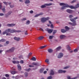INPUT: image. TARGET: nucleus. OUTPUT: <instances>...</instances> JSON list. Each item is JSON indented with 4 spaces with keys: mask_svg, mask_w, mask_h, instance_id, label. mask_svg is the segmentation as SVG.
Listing matches in <instances>:
<instances>
[{
    "mask_svg": "<svg viewBox=\"0 0 79 79\" xmlns=\"http://www.w3.org/2000/svg\"><path fill=\"white\" fill-rule=\"evenodd\" d=\"M78 17H76L75 18H73V19H70L72 22H73V23H71V22H69V24H71L72 25V26H76V19H77Z\"/></svg>",
    "mask_w": 79,
    "mask_h": 79,
    "instance_id": "f257e3e1",
    "label": "nucleus"
},
{
    "mask_svg": "<svg viewBox=\"0 0 79 79\" xmlns=\"http://www.w3.org/2000/svg\"><path fill=\"white\" fill-rule=\"evenodd\" d=\"M8 33L10 32V33H13L15 32H21V30H15L11 29H7Z\"/></svg>",
    "mask_w": 79,
    "mask_h": 79,
    "instance_id": "f03ea898",
    "label": "nucleus"
},
{
    "mask_svg": "<svg viewBox=\"0 0 79 79\" xmlns=\"http://www.w3.org/2000/svg\"><path fill=\"white\" fill-rule=\"evenodd\" d=\"M66 5H68L67 4H65L64 3H60V6H63L61 7V10H64V9H66V8L67 7H66Z\"/></svg>",
    "mask_w": 79,
    "mask_h": 79,
    "instance_id": "7ed1b4c3",
    "label": "nucleus"
},
{
    "mask_svg": "<svg viewBox=\"0 0 79 79\" xmlns=\"http://www.w3.org/2000/svg\"><path fill=\"white\" fill-rule=\"evenodd\" d=\"M52 5V3H49L48 4H45L44 5H42L41 6V8H46V6H50Z\"/></svg>",
    "mask_w": 79,
    "mask_h": 79,
    "instance_id": "20e7f679",
    "label": "nucleus"
},
{
    "mask_svg": "<svg viewBox=\"0 0 79 79\" xmlns=\"http://www.w3.org/2000/svg\"><path fill=\"white\" fill-rule=\"evenodd\" d=\"M49 19V17H47V18H42L41 20V22H42V23H44V22H45L47 20H48Z\"/></svg>",
    "mask_w": 79,
    "mask_h": 79,
    "instance_id": "39448f33",
    "label": "nucleus"
},
{
    "mask_svg": "<svg viewBox=\"0 0 79 79\" xmlns=\"http://www.w3.org/2000/svg\"><path fill=\"white\" fill-rule=\"evenodd\" d=\"M15 49V48L12 47L10 49L6 51V52L8 53H11V52H14Z\"/></svg>",
    "mask_w": 79,
    "mask_h": 79,
    "instance_id": "423d86ee",
    "label": "nucleus"
},
{
    "mask_svg": "<svg viewBox=\"0 0 79 79\" xmlns=\"http://www.w3.org/2000/svg\"><path fill=\"white\" fill-rule=\"evenodd\" d=\"M66 7L67 8H70L71 9H75V7H74L73 6H69L68 4H66Z\"/></svg>",
    "mask_w": 79,
    "mask_h": 79,
    "instance_id": "0eeeda50",
    "label": "nucleus"
},
{
    "mask_svg": "<svg viewBox=\"0 0 79 79\" xmlns=\"http://www.w3.org/2000/svg\"><path fill=\"white\" fill-rule=\"evenodd\" d=\"M15 25H16V24L14 23L8 24L7 25V27H13Z\"/></svg>",
    "mask_w": 79,
    "mask_h": 79,
    "instance_id": "6e6552de",
    "label": "nucleus"
},
{
    "mask_svg": "<svg viewBox=\"0 0 79 79\" xmlns=\"http://www.w3.org/2000/svg\"><path fill=\"white\" fill-rule=\"evenodd\" d=\"M63 56V54L60 52L59 54V55L58 56V58H62Z\"/></svg>",
    "mask_w": 79,
    "mask_h": 79,
    "instance_id": "1a4fd4ad",
    "label": "nucleus"
},
{
    "mask_svg": "<svg viewBox=\"0 0 79 79\" xmlns=\"http://www.w3.org/2000/svg\"><path fill=\"white\" fill-rule=\"evenodd\" d=\"M17 67H18V70L20 71L21 70V65L19 64H18L17 65Z\"/></svg>",
    "mask_w": 79,
    "mask_h": 79,
    "instance_id": "9d476101",
    "label": "nucleus"
},
{
    "mask_svg": "<svg viewBox=\"0 0 79 79\" xmlns=\"http://www.w3.org/2000/svg\"><path fill=\"white\" fill-rule=\"evenodd\" d=\"M66 11L69 13H73V11L72 10L69 9L67 10Z\"/></svg>",
    "mask_w": 79,
    "mask_h": 79,
    "instance_id": "9b49d317",
    "label": "nucleus"
},
{
    "mask_svg": "<svg viewBox=\"0 0 79 79\" xmlns=\"http://www.w3.org/2000/svg\"><path fill=\"white\" fill-rule=\"evenodd\" d=\"M47 31L48 32V33L49 34H51L53 31V30L52 29H49V30H47Z\"/></svg>",
    "mask_w": 79,
    "mask_h": 79,
    "instance_id": "f8f14e48",
    "label": "nucleus"
},
{
    "mask_svg": "<svg viewBox=\"0 0 79 79\" xmlns=\"http://www.w3.org/2000/svg\"><path fill=\"white\" fill-rule=\"evenodd\" d=\"M43 14H44L43 13H41L40 14H37V15H35V16H34V17H35V18H36V17H38V16H40V15H42Z\"/></svg>",
    "mask_w": 79,
    "mask_h": 79,
    "instance_id": "ddd939ff",
    "label": "nucleus"
},
{
    "mask_svg": "<svg viewBox=\"0 0 79 79\" xmlns=\"http://www.w3.org/2000/svg\"><path fill=\"white\" fill-rule=\"evenodd\" d=\"M12 63L14 64H18V63H19V62L18 61H15L14 60L12 61Z\"/></svg>",
    "mask_w": 79,
    "mask_h": 79,
    "instance_id": "4468645a",
    "label": "nucleus"
},
{
    "mask_svg": "<svg viewBox=\"0 0 79 79\" xmlns=\"http://www.w3.org/2000/svg\"><path fill=\"white\" fill-rule=\"evenodd\" d=\"M31 64H34V65H36V66H39V63L37 62H33Z\"/></svg>",
    "mask_w": 79,
    "mask_h": 79,
    "instance_id": "2eb2a0df",
    "label": "nucleus"
},
{
    "mask_svg": "<svg viewBox=\"0 0 79 79\" xmlns=\"http://www.w3.org/2000/svg\"><path fill=\"white\" fill-rule=\"evenodd\" d=\"M7 33H8V29L5 30V31H4L2 33V34L3 35H5V34H7Z\"/></svg>",
    "mask_w": 79,
    "mask_h": 79,
    "instance_id": "dca6fc26",
    "label": "nucleus"
},
{
    "mask_svg": "<svg viewBox=\"0 0 79 79\" xmlns=\"http://www.w3.org/2000/svg\"><path fill=\"white\" fill-rule=\"evenodd\" d=\"M66 37V36L64 35H61L60 36V38L61 39H64V38H65Z\"/></svg>",
    "mask_w": 79,
    "mask_h": 79,
    "instance_id": "f3484780",
    "label": "nucleus"
},
{
    "mask_svg": "<svg viewBox=\"0 0 79 79\" xmlns=\"http://www.w3.org/2000/svg\"><path fill=\"white\" fill-rule=\"evenodd\" d=\"M54 74L55 73H54V72L53 71V70H51V73H50V75H54Z\"/></svg>",
    "mask_w": 79,
    "mask_h": 79,
    "instance_id": "a211bd4d",
    "label": "nucleus"
},
{
    "mask_svg": "<svg viewBox=\"0 0 79 79\" xmlns=\"http://www.w3.org/2000/svg\"><path fill=\"white\" fill-rule=\"evenodd\" d=\"M48 51L49 53H52L53 52V50L51 49H48Z\"/></svg>",
    "mask_w": 79,
    "mask_h": 79,
    "instance_id": "6ab92c4d",
    "label": "nucleus"
},
{
    "mask_svg": "<svg viewBox=\"0 0 79 79\" xmlns=\"http://www.w3.org/2000/svg\"><path fill=\"white\" fill-rule=\"evenodd\" d=\"M14 39L15 40H17V41H19V40H20V38L15 37L14 38Z\"/></svg>",
    "mask_w": 79,
    "mask_h": 79,
    "instance_id": "aec40b11",
    "label": "nucleus"
},
{
    "mask_svg": "<svg viewBox=\"0 0 79 79\" xmlns=\"http://www.w3.org/2000/svg\"><path fill=\"white\" fill-rule=\"evenodd\" d=\"M44 68L41 69L40 71V73H43V71H44Z\"/></svg>",
    "mask_w": 79,
    "mask_h": 79,
    "instance_id": "412c9836",
    "label": "nucleus"
},
{
    "mask_svg": "<svg viewBox=\"0 0 79 79\" xmlns=\"http://www.w3.org/2000/svg\"><path fill=\"white\" fill-rule=\"evenodd\" d=\"M44 38V36H41L38 38V39L39 40H42V39H43Z\"/></svg>",
    "mask_w": 79,
    "mask_h": 79,
    "instance_id": "4be33fe9",
    "label": "nucleus"
},
{
    "mask_svg": "<svg viewBox=\"0 0 79 79\" xmlns=\"http://www.w3.org/2000/svg\"><path fill=\"white\" fill-rule=\"evenodd\" d=\"M61 32L63 33H64V32H66V30H64V29H62L61 30Z\"/></svg>",
    "mask_w": 79,
    "mask_h": 79,
    "instance_id": "5701e85b",
    "label": "nucleus"
},
{
    "mask_svg": "<svg viewBox=\"0 0 79 79\" xmlns=\"http://www.w3.org/2000/svg\"><path fill=\"white\" fill-rule=\"evenodd\" d=\"M66 48H67V49H68V50H71V48H70V47H69V45H67Z\"/></svg>",
    "mask_w": 79,
    "mask_h": 79,
    "instance_id": "b1692460",
    "label": "nucleus"
},
{
    "mask_svg": "<svg viewBox=\"0 0 79 79\" xmlns=\"http://www.w3.org/2000/svg\"><path fill=\"white\" fill-rule=\"evenodd\" d=\"M47 46L46 45H44V46H40V48H39L40 49H42V48H45V47H46Z\"/></svg>",
    "mask_w": 79,
    "mask_h": 79,
    "instance_id": "393cba45",
    "label": "nucleus"
},
{
    "mask_svg": "<svg viewBox=\"0 0 79 79\" xmlns=\"http://www.w3.org/2000/svg\"><path fill=\"white\" fill-rule=\"evenodd\" d=\"M61 46H59L58 47L56 48V50L58 51H59V50H60V49H61Z\"/></svg>",
    "mask_w": 79,
    "mask_h": 79,
    "instance_id": "a878e982",
    "label": "nucleus"
},
{
    "mask_svg": "<svg viewBox=\"0 0 79 79\" xmlns=\"http://www.w3.org/2000/svg\"><path fill=\"white\" fill-rule=\"evenodd\" d=\"M31 60H32V61H36V59H35V57H33L31 59Z\"/></svg>",
    "mask_w": 79,
    "mask_h": 79,
    "instance_id": "bb28decb",
    "label": "nucleus"
},
{
    "mask_svg": "<svg viewBox=\"0 0 79 79\" xmlns=\"http://www.w3.org/2000/svg\"><path fill=\"white\" fill-rule=\"evenodd\" d=\"M11 74H16V71H12L11 72Z\"/></svg>",
    "mask_w": 79,
    "mask_h": 79,
    "instance_id": "cd10ccee",
    "label": "nucleus"
},
{
    "mask_svg": "<svg viewBox=\"0 0 79 79\" xmlns=\"http://www.w3.org/2000/svg\"><path fill=\"white\" fill-rule=\"evenodd\" d=\"M30 3L29 0H26L25 1V3Z\"/></svg>",
    "mask_w": 79,
    "mask_h": 79,
    "instance_id": "c85d7f7f",
    "label": "nucleus"
},
{
    "mask_svg": "<svg viewBox=\"0 0 79 79\" xmlns=\"http://www.w3.org/2000/svg\"><path fill=\"white\" fill-rule=\"evenodd\" d=\"M65 29H66L65 30H66V31H69V28L68 26H65Z\"/></svg>",
    "mask_w": 79,
    "mask_h": 79,
    "instance_id": "c756f323",
    "label": "nucleus"
},
{
    "mask_svg": "<svg viewBox=\"0 0 79 79\" xmlns=\"http://www.w3.org/2000/svg\"><path fill=\"white\" fill-rule=\"evenodd\" d=\"M79 49V47H78L77 48L75 49L74 50V52H77V50Z\"/></svg>",
    "mask_w": 79,
    "mask_h": 79,
    "instance_id": "7c9ffc66",
    "label": "nucleus"
},
{
    "mask_svg": "<svg viewBox=\"0 0 79 79\" xmlns=\"http://www.w3.org/2000/svg\"><path fill=\"white\" fill-rule=\"evenodd\" d=\"M5 41H6V40L4 39H2L0 40V42H5Z\"/></svg>",
    "mask_w": 79,
    "mask_h": 79,
    "instance_id": "2f4dec72",
    "label": "nucleus"
},
{
    "mask_svg": "<svg viewBox=\"0 0 79 79\" xmlns=\"http://www.w3.org/2000/svg\"><path fill=\"white\" fill-rule=\"evenodd\" d=\"M79 4H77V5H76L75 6V8H79Z\"/></svg>",
    "mask_w": 79,
    "mask_h": 79,
    "instance_id": "473e14b6",
    "label": "nucleus"
},
{
    "mask_svg": "<svg viewBox=\"0 0 79 79\" xmlns=\"http://www.w3.org/2000/svg\"><path fill=\"white\" fill-rule=\"evenodd\" d=\"M59 73H63V70H60L58 71Z\"/></svg>",
    "mask_w": 79,
    "mask_h": 79,
    "instance_id": "72a5a7b5",
    "label": "nucleus"
},
{
    "mask_svg": "<svg viewBox=\"0 0 79 79\" xmlns=\"http://www.w3.org/2000/svg\"><path fill=\"white\" fill-rule=\"evenodd\" d=\"M69 66H67L66 67H65L64 68V69H68V68H69Z\"/></svg>",
    "mask_w": 79,
    "mask_h": 79,
    "instance_id": "f704fd0d",
    "label": "nucleus"
},
{
    "mask_svg": "<svg viewBox=\"0 0 79 79\" xmlns=\"http://www.w3.org/2000/svg\"><path fill=\"white\" fill-rule=\"evenodd\" d=\"M31 69L29 68L28 69H25V71H27V72H29V71H30Z\"/></svg>",
    "mask_w": 79,
    "mask_h": 79,
    "instance_id": "c9c22d12",
    "label": "nucleus"
},
{
    "mask_svg": "<svg viewBox=\"0 0 79 79\" xmlns=\"http://www.w3.org/2000/svg\"><path fill=\"white\" fill-rule=\"evenodd\" d=\"M30 24V21L27 20L26 23V24Z\"/></svg>",
    "mask_w": 79,
    "mask_h": 79,
    "instance_id": "e433bc0d",
    "label": "nucleus"
},
{
    "mask_svg": "<svg viewBox=\"0 0 79 79\" xmlns=\"http://www.w3.org/2000/svg\"><path fill=\"white\" fill-rule=\"evenodd\" d=\"M53 37V35L50 36L49 37V39L50 40L52 39Z\"/></svg>",
    "mask_w": 79,
    "mask_h": 79,
    "instance_id": "4c0bfd02",
    "label": "nucleus"
},
{
    "mask_svg": "<svg viewBox=\"0 0 79 79\" xmlns=\"http://www.w3.org/2000/svg\"><path fill=\"white\" fill-rule=\"evenodd\" d=\"M2 10L3 11V13H5V8H2Z\"/></svg>",
    "mask_w": 79,
    "mask_h": 79,
    "instance_id": "58836bf2",
    "label": "nucleus"
},
{
    "mask_svg": "<svg viewBox=\"0 0 79 79\" xmlns=\"http://www.w3.org/2000/svg\"><path fill=\"white\" fill-rule=\"evenodd\" d=\"M25 77H27V76H28V73L27 72H25Z\"/></svg>",
    "mask_w": 79,
    "mask_h": 79,
    "instance_id": "ea45409f",
    "label": "nucleus"
},
{
    "mask_svg": "<svg viewBox=\"0 0 79 79\" xmlns=\"http://www.w3.org/2000/svg\"><path fill=\"white\" fill-rule=\"evenodd\" d=\"M52 79V76H50L47 77V79Z\"/></svg>",
    "mask_w": 79,
    "mask_h": 79,
    "instance_id": "a19ab883",
    "label": "nucleus"
},
{
    "mask_svg": "<svg viewBox=\"0 0 79 79\" xmlns=\"http://www.w3.org/2000/svg\"><path fill=\"white\" fill-rule=\"evenodd\" d=\"M11 13H12V11H10L8 13V15H11Z\"/></svg>",
    "mask_w": 79,
    "mask_h": 79,
    "instance_id": "79ce46f5",
    "label": "nucleus"
},
{
    "mask_svg": "<svg viewBox=\"0 0 79 79\" xmlns=\"http://www.w3.org/2000/svg\"><path fill=\"white\" fill-rule=\"evenodd\" d=\"M31 55H32V53H30L27 56L28 58H29L30 56H31Z\"/></svg>",
    "mask_w": 79,
    "mask_h": 79,
    "instance_id": "37998d69",
    "label": "nucleus"
},
{
    "mask_svg": "<svg viewBox=\"0 0 79 79\" xmlns=\"http://www.w3.org/2000/svg\"><path fill=\"white\" fill-rule=\"evenodd\" d=\"M12 78L13 79H18V78H17L16 77H15V76H12Z\"/></svg>",
    "mask_w": 79,
    "mask_h": 79,
    "instance_id": "c03bdc74",
    "label": "nucleus"
},
{
    "mask_svg": "<svg viewBox=\"0 0 79 79\" xmlns=\"http://www.w3.org/2000/svg\"><path fill=\"white\" fill-rule=\"evenodd\" d=\"M49 61V60L48 59H46L45 60V62L46 63H48Z\"/></svg>",
    "mask_w": 79,
    "mask_h": 79,
    "instance_id": "a18cd8bd",
    "label": "nucleus"
},
{
    "mask_svg": "<svg viewBox=\"0 0 79 79\" xmlns=\"http://www.w3.org/2000/svg\"><path fill=\"white\" fill-rule=\"evenodd\" d=\"M5 76L6 77H8L10 76V75L8 74H6L5 75Z\"/></svg>",
    "mask_w": 79,
    "mask_h": 79,
    "instance_id": "49530a36",
    "label": "nucleus"
},
{
    "mask_svg": "<svg viewBox=\"0 0 79 79\" xmlns=\"http://www.w3.org/2000/svg\"><path fill=\"white\" fill-rule=\"evenodd\" d=\"M69 18H70V19H71L72 18H73V16L72 15H70L69 16Z\"/></svg>",
    "mask_w": 79,
    "mask_h": 79,
    "instance_id": "de8ad7c7",
    "label": "nucleus"
},
{
    "mask_svg": "<svg viewBox=\"0 0 79 79\" xmlns=\"http://www.w3.org/2000/svg\"><path fill=\"white\" fill-rule=\"evenodd\" d=\"M34 66L33 65H29V67H30V68H32V67H34Z\"/></svg>",
    "mask_w": 79,
    "mask_h": 79,
    "instance_id": "09e8293b",
    "label": "nucleus"
},
{
    "mask_svg": "<svg viewBox=\"0 0 79 79\" xmlns=\"http://www.w3.org/2000/svg\"><path fill=\"white\" fill-rule=\"evenodd\" d=\"M20 63L21 64H23V63H24V61H23V60H22L20 62Z\"/></svg>",
    "mask_w": 79,
    "mask_h": 79,
    "instance_id": "8fccbe9b",
    "label": "nucleus"
},
{
    "mask_svg": "<svg viewBox=\"0 0 79 79\" xmlns=\"http://www.w3.org/2000/svg\"><path fill=\"white\" fill-rule=\"evenodd\" d=\"M56 32V30H54L53 32V34H55Z\"/></svg>",
    "mask_w": 79,
    "mask_h": 79,
    "instance_id": "3c124183",
    "label": "nucleus"
},
{
    "mask_svg": "<svg viewBox=\"0 0 79 79\" xmlns=\"http://www.w3.org/2000/svg\"><path fill=\"white\" fill-rule=\"evenodd\" d=\"M6 35H11V34H10V33H6Z\"/></svg>",
    "mask_w": 79,
    "mask_h": 79,
    "instance_id": "603ef678",
    "label": "nucleus"
},
{
    "mask_svg": "<svg viewBox=\"0 0 79 79\" xmlns=\"http://www.w3.org/2000/svg\"><path fill=\"white\" fill-rule=\"evenodd\" d=\"M76 0H73V1H72L71 2V3H74V2H76Z\"/></svg>",
    "mask_w": 79,
    "mask_h": 79,
    "instance_id": "864d4df0",
    "label": "nucleus"
},
{
    "mask_svg": "<svg viewBox=\"0 0 79 79\" xmlns=\"http://www.w3.org/2000/svg\"><path fill=\"white\" fill-rule=\"evenodd\" d=\"M26 19H27L26 18H23V19H22L21 20L23 21H25V20H26Z\"/></svg>",
    "mask_w": 79,
    "mask_h": 79,
    "instance_id": "5fc2aeb1",
    "label": "nucleus"
},
{
    "mask_svg": "<svg viewBox=\"0 0 79 79\" xmlns=\"http://www.w3.org/2000/svg\"><path fill=\"white\" fill-rule=\"evenodd\" d=\"M67 78L68 79H71V77H70V76H67Z\"/></svg>",
    "mask_w": 79,
    "mask_h": 79,
    "instance_id": "6e6d98bb",
    "label": "nucleus"
},
{
    "mask_svg": "<svg viewBox=\"0 0 79 79\" xmlns=\"http://www.w3.org/2000/svg\"><path fill=\"white\" fill-rule=\"evenodd\" d=\"M10 8H13L14 6L13 5H10Z\"/></svg>",
    "mask_w": 79,
    "mask_h": 79,
    "instance_id": "4d7b16f0",
    "label": "nucleus"
},
{
    "mask_svg": "<svg viewBox=\"0 0 79 79\" xmlns=\"http://www.w3.org/2000/svg\"><path fill=\"white\" fill-rule=\"evenodd\" d=\"M51 28H53V24H51Z\"/></svg>",
    "mask_w": 79,
    "mask_h": 79,
    "instance_id": "13d9d810",
    "label": "nucleus"
},
{
    "mask_svg": "<svg viewBox=\"0 0 79 79\" xmlns=\"http://www.w3.org/2000/svg\"><path fill=\"white\" fill-rule=\"evenodd\" d=\"M4 15V14L2 13H0V16H3Z\"/></svg>",
    "mask_w": 79,
    "mask_h": 79,
    "instance_id": "bf43d9fd",
    "label": "nucleus"
},
{
    "mask_svg": "<svg viewBox=\"0 0 79 79\" xmlns=\"http://www.w3.org/2000/svg\"><path fill=\"white\" fill-rule=\"evenodd\" d=\"M3 3H4L6 5H7V2H3Z\"/></svg>",
    "mask_w": 79,
    "mask_h": 79,
    "instance_id": "052dcab7",
    "label": "nucleus"
},
{
    "mask_svg": "<svg viewBox=\"0 0 79 79\" xmlns=\"http://www.w3.org/2000/svg\"><path fill=\"white\" fill-rule=\"evenodd\" d=\"M77 77H75L73 78H71V79H77Z\"/></svg>",
    "mask_w": 79,
    "mask_h": 79,
    "instance_id": "680f3d73",
    "label": "nucleus"
},
{
    "mask_svg": "<svg viewBox=\"0 0 79 79\" xmlns=\"http://www.w3.org/2000/svg\"><path fill=\"white\" fill-rule=\"evenodd\" d=\"M9 42L8 41H7L6 42V44H9Z\"/></svg>",
    "mask_w": 79,
    "mask_h": 79,
    "instance_id": "e2e57ef3",
    "label": "nucleus"
},
{
    "mask_svg": "<svg viewBox=\"0 0 79 79\" xmlns=\"http://www.w3.org/2000/svg\"><path fill=\"white\" fill-rule=\"evenodd\" d=\"M66 71L65 70H62V73H66Z\"/></svg>",
    "mask_w": 79,
    "mask_h": 79,
    "instance_id": "0e129e2a",
    "label": "nucleus"
},
{
    "mask_svg": "<svg viewBox=\"0 0 79 79\" xmlns=\"http://www.w3.org/2000/svg\"><path fill=\"white\" fill-rule=\"evenodd\" d=\"M47 73V71H45L44 72V73L45 74H46V73Z\"/></svg>",
    "mask_w": 79,
    "mask_h": 79,
    "instance_id": "69168bd1",
    "label": "nucleus"
},
{
    "mask_svg": "<svg viewBox=\"0 0 79 79\" xmlns=\"http://www.w3.org/2000/svg\"><path fill=\"white\" fill-rule=\"evenodd\" d=\"M39 30H40V31H44V30H43V29L42 28H40L39 29Z\"/></svg>",
    "mask_w": 79,
    "mask_h": 79,
    "instance_id": "338daca9",
    "label": "nucleus"
},
{
    "mask_svg": "<svg viewBox=\"0 0 79 79\" xmlns=\"http://www.w3.org/2000/svg\"><path fill=\"white\" fill-rule=\"evenodd\" d=\"M30 13L31 14L33 13V11L31 10L30 11Z\"/></svg>",
    "mask_w": 79,
    "mask_h": 79,
    "instance_id": "774afa93",
    "label": "nucleus"
}]
</instances>
